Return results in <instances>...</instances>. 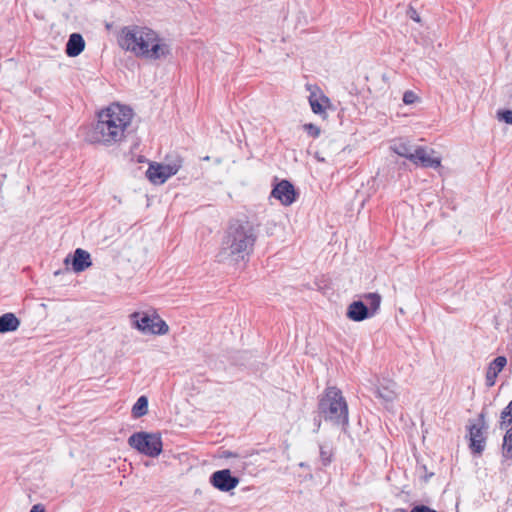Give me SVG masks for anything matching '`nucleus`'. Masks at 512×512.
<instances>
[{
  "mask_svg": "<svg viewBox=\"0 0 512 512\" xmlns=\"http://www.w3.org/2000/svg\"><path fill=\"white\" fill-rule=\"evenodd\" d=\"M133 119L134 111L130 106L111 103L96 113L95 121L86 131L85 140L104 147L120 144L127 138Z\"/></svg>",
  "mask_w": 512,
  "mask_h": 512,
  "instance_id": "f257e3e1",
  "label": "nucleus"
},
{
  "mask_svg": "<svg viewBox=\"0 0 512 512\" xmlns=\"http://www.w3.org/2000/svg\"><path fill=\"white\" fill-rule=\"evenodd\" d=\"M119 46L136 57L156 61L171 53L169 43L156 31L140 26L125 27L118 36Z\"/></svg>",
  "mask_w": 512,
  "mask_h": 512,
  "instance_id": "f03ea898",
  "label": "nucleus"
},
{
  "mask_svg": "<svg viewBox=\"0 0 512 512\" xmlns=\"http://www.w3.org/2000/svg\"><path fill=\"white\" fill-rule=\"evenodd\" d=\"M257 234L249 220L232 221L223 237L218 261L229 264L245 262L253 251Z\"/></svg>",
  "mask_w": 512,
  "mask_h": 512,
  "instance_id": "7ed1b4c3",
  "label": "nucleus"
},
{
  "mask_svg": "<svg viewBox=\"0 0 512 512\" xmlns=\"http://www.w3.org/2000/svg\"><path fill=\"white\" fill-rule=\"evenodd\" d=\"M320 414L325 420L335 424H346L348 421V408L341 391L336 387L326 389L319 405Z\"/></svg>",
  "mask_w": 512,
  "mask_h": 512,
  "instance_id": "20e7f679",
  "label": "nucleus"
},
{
  "mask_svg": "<svg viewBox=\"0 0 512 512\" xmlns=\"http://www.w3.org/2000/svg\"><path fill=\"white\" fill-rule=\"evenodd\" d=\"M129 320L131 326L144 335L162 336L169 332L168 324L155 310L133 312Z\"/></svg>",
  "mask_w": 512,
  "mask_h": 512,
  "instance_id": "39448f33",
  "label": "nucleus"
},
{
  "mask_svg": "<svg viewBox=\"0 0 512 512\" xmlns=\"http://www.w3.org/2000/svg\"><path fill=\"white\" fill-rule=\"evenodd\" d=\"M182 163L179 157L165 162H152L146 170V177L153 185H162L179 172Z\"/></svg>",
  "mask_w": 512,
  "mask_h": 512,
  "instance_id": "423d86ee",
  "label": "nucleus"
},
{
  "mask_svg": "<svg viewBox=\"0 0 512 512\" xmlns=\"http://www.w3.org/2000/svg\"><path fill=\"white\" fill-rule=\"evenodd\" d=\"M128 443L132 448L149 457H157L162 452V440L159 434L138 432L129 437Z\"/></svg>",
  "mask_w": 512,
  "mask_h": 512,
  "instance_id": "0eeeda50",
  "label": "nucleus"
},
{
  "mask_svg": "<svg viewBox=\"0 0 512 512\" xmlns=\"http://www.w3.org/2000/svg\"><path fill=\"white\" fill-rule=\"evenodd\" d=\"M308 90L310 92L308 102L312 112L324 120L327 119L328 110L333 108L330 99L317 86H308Z\"/></svg>",
  "mask_w": 512,
  "mask_h": 512,
  "instance_id": "6e6552de",
  "label": "nucleus"
},
{
  "mask_svg": "<svg viewBox=\"0 0 512 512\" xmlns=\"http://www.w3.org/2000/svg\"><path fill=\"white\" fill-rule=\"evenodd\" d=\"M411 162L424 168L437 169L441 166L442 158L434 150L428 147L419 146L414 149Z\"/></svg>",
  "mask_w": 512,
  "mask_h": 512,
  "instance_id": "1a4fd4ad",
  "label": "nucleus"
},
{
  "mask_svg": "<svg viewBox=\"0 0 512 512\" xmlns=\"http://www.w3.org/2000/svg\"><path fill=\"white\" fill-rule=\"evenodd\" d=\"M270 198H274L283 206H290L296 201L297 192L292 183L288 180H281L274 185Z\"/></svg>",
  "mask_w": 512,
  "mask_h": 512,
  "instance_id": "9d476101",
  "label": "nucleus"
},
{
  "mask_svg": "<svg viewBox=\"0 0 512 512\" xmlns=\"http://www.w3.org/2000/svg\"><path fill=\"white\" fill-rule=\"evenodd\" d=\"M486 430L487 426L483 415L475 423L469 425L470 448L476 453H481L485 448Z\"/></svg>",
  "mask_w": 512,
  "mask_h": 512,
  "instance_id": "9b49d317",
  "label": "nucleus"
},
{
  "mask_svg": "<svg viewBox=\"0 0 512 512\" xmlns=\"http://www.w3.org/2000/svg\"><path fill=\"white\" fill-rule=\"evenodd\" d=\"M65 265H71L75 273H81L92 266V258L88 251L77 248L73 255H69L64 260Z\"/></svg>",
  "mask_w": 512,
  "mask_h": 512,
  "instance_id": "f8f14e48",
  "label": "nucleus"
},
{
  "mask_svg": "<svg viewBox=\"0 0 512 512\" xmlns=\"http://www.w3.org/2000/svg\"><path fill=\"white\" fill-rule=\"evenodd\" d=\"M211 484L220 491L228 492L237 487L239 479L233 477L229 469L216 471L210 478Z\"/></svg>",
  "mask_w": 512,
  "mask_h": 512,
  "instance_id": "ddd939ff",
  "label": "nucleus"
},
{
  "mask_svg": "<svg viewBox=\"0 0 512 512\" xmlns=\"http://www.w3.org/2000/svg\"><path fill=\"white\" fill-rule=\"evenodd\" d=\"M377 395L386 403L394 402L398 397V386L390 379H382L377 387Z\"/></svg>",
  "mask_w": 512,
  "mask_h": 512,
  "instance_id": "4468645a",
  "label": "nucleus"
},
{
  "mask_svg": "<svg viewBox=\"0 0 512 512\" xmlns=\"http://www.w3.org/2000/svg\"><path fill=\"white\" fill-rule=\"evenodd\" d=\"M507 364V359L504 356L496 357L488 366L486 372V385L492 387L496 383L499 373L504 369Z\"/></svg>",
  "mask_w": 512,
  "mask_h": 512,
  "instance_id": "2eb2a0df",
  "label": "nucleus"
},
{
  "mask_svg": "<svg viewBox=\"0 0 512 512\" xmlns=\"http://www.w3.org/2000/svg\"><path fill=\"white\" fill-rule=\"evenodd\" d=\"M347 317L355 322H360L372 316L368 307L362 301L352 302L347 309Z\"/></svg>",
  "mask_w": 512,
  "mask_h": 512,
  "instance_id": "dca6fc26",
  "label": "nucleus"
},
{
  "mask_svg": "<svg viewBox=\"0 0 512 512\" xmlns=\"http://www.w3.org/2000/svg\"><path fill=\"white\" fill-rule=\"evenodd\" d=\"M85 48V41L81 34L73 33L69 36L66 43V54L69 57H77L80 55Z\"/></svg>",
  "mask_w": 512,
  "mask_h": 512,
  "instance_id": "f3484780",
  "label": "nucleus"
},
{
  "mask_svg": "<svg viewBox=\"0 0 512 512\" xmlns=\"http://www.w3.org/2000/svg\"><path fill=\"white\" fill-rule=\"evenodd\" d=\"M19 319L13 313H5L0 316V333L12 332L18 329Z\"/></svg>",
  "mask_w": 512,
  "mask_h": 512,
  "instance_id": "a211bd4d",
  "label": "nucleus"
},
{
  "mask_svg": "<svg viewBox=\"0 0 512 512\" xmlns=\"http://www.w3.org/2000/svg\"><path fill=\"white\" fill-rule=\"evenodd\" d=\"M390 149L397 155H399L401 157H405L410 161L412 160L411 156H413L414 149L409 144V142H407L405 140H401V139L395 140L391 144Z\"/></svg>",
  "mask_w": 512,
  "mask_h": 512,
  "instance_id": "6ab92c4d",
  "label": "nucleus"
},
{
  "mask_svg": "<svg viewBox=\"0 0 512 512\" xmlns=\"http://www.w3.org/2000/svg\"><path fill=\"white\" fill-rule=\"evenodd\" d=\"M148 413V399L146 396H141L137 399L132 407V415L134 418H140Z\"/></svg>",
  "mask_w": 512,
  "mask_h": 512,
  "instance_id": "aec40b11",
  "label": "nucleus"
},
{
  "mask_svg": "<svg viewBox=\"0 0 512 512\" xmlns=\"http://www.w3.org/2000/svg\"><path fill=\"white\" fill-rule=\"evenodd\" d=\"M364 299L369 305V312L373 316L380 308L381 296L378 293H368L364 296Z\"/></svg>",
  "mask_w": 512,
  "mask_h": 512,
  "instance_id": "412c9836",
  "label": "nucleus"
},
{
  "mask_svg": "<svg viewBox=\"0 0 512 512\" xmlns=\"http://www.w3.org/2000/svg\"><path fill=\"white\" fill-rule=\"evenodd\" d=\"M512 423V400L503 409L500 415V427L503 429Z\"/></svg>",
  "mask_w": 512,
  "mask_h": 512,
  "instance_id": "4be33fe9",
  "label": "nucleus"
},
{
  "mask_svg": "<svg viewBox=\"0 0 512 512\" xmlns=\"http://www.w3.org/2000/svg\"><path fill=\"white\" fill-rule=\"evenodd\" d=\"M503 454L506 458L512 459V427L507 430L504 436Z\"/></svg>",
  "mask_w": 512,
  "mask_h": 512,
  "instance_id": "5701e85b",
  "label": "nucleus"
},
{
  "mask_svg": "<svg viewBox=\"0 0 512 512\" xmlns=\"http://www.w3.org/2000/svg\"><path fill=\"white\" fill-rule=\"evenodd\" d=\"M303 130L310 136V137H313V138H317L319 137L320 135V128L312 123H308V124H304L303 125Z\"/></svg>",
  "mask_w": 512,
  "mask_h": 512,
  "instance_id": "b1692460",
  "label": "nucleus"
},
{
  "mask_svg": "<svg viewBox=\"0 0 512 512\" xmlns=\"http://www.w3.org/2000/svg\"><path fill=\"white\" fill-rule=\"evenodd\" d=\"M320 458L323 463V465H328L331 462L332 459V452L329 448L326 446L320 447Z\"/></svg>",
  "mask_w": 512,
  "mask_h": 512,
  "instance_id": "393cba45",
  "label": "nucleus"
},
{
  "mask_svg": "<svg viewBox=\"0 0 512 512\" xmlns=\"http://www.w3.org/2000/svg\"><path fill=\"white\" fill-rule=\"evenodd\" d=\"M499 121L512 125V110H500L497 112Z\"/></svg>",
  "mask_w": 512,
  "mask_h": 512,
  "instance_id": "a878e982",
  "label": "nucleus"
},
{
  "mask_svg": "<svg viewBox=\"0 0 512 512\" xmlns=\"http://www.w3.org/2000/svg\"><path fill=\"white\" fill-rule=\"evenodd\" d=\"M418 100L417 95L412 91H406L403 95V102L406 105L414 104Z\"/></svg>",
  "mask_w": 512,
  "mask_h": 512,
  "instance_id": "bb28decb",
  "label": "nucleus"
},
{
  "mask_svg": "<svg viewBox=\"0 0 512 512\" xmlns=\"http://www.w3.org/2000/svg\"><path fill=\"white\" fill-rule=\"evenodd\" d=\"M410 512H437L436 510L431 509L428 506L425 505H418L412 508Z\"/></svg>",
  "mask_w": 512,
  "mask_h": 512,
  "instance_id": "cd10ccee",
  "label": "nucleus"
},
{
  "mask_svg": "<svg viewBox=\"0 0 512 512\" xmlns=\"http://www.w3.org/2000/svg\"><path fill=\"white\" fill-rule=\"evenodd\" d=\"M34 512H45V508L41 504L34 505Z\"/></svg>",
  "mask_w": 512,
  "mask_h": 512,
  "instance_id": "c85d7f7f",
  "label": "nucleus"
},
{
  "mask_svg": "<svg viewBox=\"0 0 512 512\" xmlns=\"http://www.w3.org/2000/svg\"><path fill=\"white\" fill-rule=\"evenodd\" d=\"M204 160H205V161H208V160H209V156H206V157L204 158Z\"/></svg>",
  "mask_w": 512,
  "mask_h": 512,
  "instance_id": "c756f323",
  "label": "nucleus"
}]
</instances>
